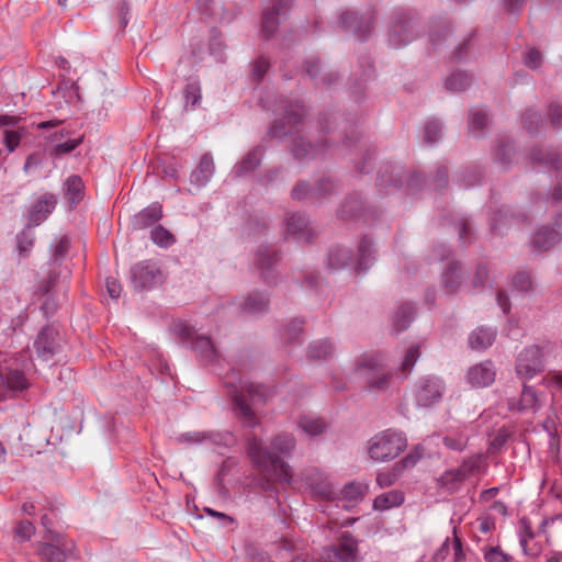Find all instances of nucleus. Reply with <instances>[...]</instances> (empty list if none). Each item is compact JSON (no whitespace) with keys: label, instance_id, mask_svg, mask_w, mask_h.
Wrapping results in <instances>:
<instances>
[{"label":"nucleus","instance_id":"obj_1","mask_svg":"<svg viewBox=\"0 0 562 562\" xmlns=\"http://www.w3.org/2000/svg\"><path fill=\"white\" fill-rule=\"evenodd\" d=\"M296 448V439L290 432H280L276 435L269 447L265 445L261 438L255 435H247V452L254 467L262 473L258 485L268 493L270 497L278 501V490L271 479L289 485L294 484L295 479L292 474L290 464L282 457H291Z\"/></svg>","mask_w":562,"mask_h":562},{"label":"nucleus","instance_id":"obj_2","mask_svg":"<svg viewBox=\"0 0 562 562\" xmlns=\"http://www.w3.org/2000/svg\"><path fill=\"white\" fill-rule=\"evenodd\" d=\"M232 375V380L226 379L225 384L229 387L228 392L234 404V413L244 426L254 429L260 425V422L248 403L244 390L248 392L251 400L265 397L266 390L262 385L245 382L234 369Z\"/></svg>","mask_w":562,"mask_h":562},{"label":"nucleus","instance_id":"obj_3","mask_svg":"<svg viewBox=\"0 0 562 562\" xmlns=\"http://www.w3.org/2000/svg\"><path fill=\"white\" fill-rule=\"evenodd\" d=\"M373 243L368 236H363L359 243L357 255L341 246L334 247L329 250L327 262L331 269H340L351 266L357 271H367L374 262Z\"/></svg>","mask_w":562,"mask_h":562},{"label":"nucleus","instance_id":"obj_4","mask_svg":"<svg viewBox=\"0 0 562 562\" xmlns=\"http://www.w3.org/2000/svg\"><path fill=\"white\" fill-rule=\"evenodd\" d=\"M407 447L403 431L386 429L369 440L368 453L373 461L386 462L395 459Z\"/></svg>","mask_w":562,"mask_h":562},{"label":"nucleus","instance_id":"obj_5","mask_svg":"<svg viewBox=\"0 0 562 562\" xmlns=\"http://www.w3.org/2000/svg\"><path fill=\"white\" fill-rule=\"evenodd\" d=\"M171 331L196 353V358L204 364L217 361L218 352L210 337L199 335L186 323L178 321L171 325Z\"/></svg>","mask_w":562,"mask_h":562},{"label":"nucleus","instance_id":"obj_6","mask_svg":"<svg viewBox=\"0 0 562 562\" xmlns=\"http://www.w3.org/2000/svg\"><path fill=\"white\" fill-rule=\"evenodd\" d=\"M336 119L333 115L325 116L322 121V134L323 139L321 144L313 146L310 142L305 140L304 137L297 135L292 140L291 151L293 157L299 161L310 160L317 155L325 154L329 148V143L337 140L340 137V133H337L331 128L333 123Z\"/></svg>","mask_w":562,"mask_h":562},{"label":"nucleus","instance_id":"obj_7","mask_svg":"<svg viewBox=\"0 0 562 562\" xmlns=\"http://www.w3.org/2000/svg\"><path fill=\"white\" fill-rule=\"evenodd\" d=\"M281 119L269 128L268 134L273 138H283L302 122L305 116V108L300 100H282L280 104Z\"/></svg>","mask_w":562,"mask_h":562},{"label":"nucleus","instance_id":"obj_8","mask_svg":"<svg viewBox=\"0 0 562 562\" xmlns=\"http://www.w3.org/2000/svg\"><path fill=\"white\" fill-rule=\"evenodd\" d=\"M544 371L543 348L539 345L525 347L516 357L515 373L526 382Z\"/></svg>","mask_w":562,"mask_h":562},{"label":"nucleus","instance_id":"obj_9","mask_svg":"<svg viewBox=\"0 0 562 562\" xmlns=\"http://www.w3.org/2000/svg\"><path fill=\"white\" fill-rule=\"evenodd\" d=\"M357 371L366 378L370 390L383 391L389 387L391 374L385 370L380 356L363 357L357 367Z\"/></svg>","mask_w":562,"mask_h":562},{"label":"nucleus","instance_id":"obj_10","mask_svg":"<svg viewBox=\"0 0 562 562\" xmlns=\"http://www.w3.org/2000/svg\"><path fill=\"white\" fill-rule=\"evenodd\" d=\"M338 184L330 178H323L310 186L305 181L299 182L292 190L291 195L295 201L310 200L313 202L326 199L337 192Z\"/></svg>","mask_w":562,"mask_h":562},{"label":"nucleus","instance_id":"obj_11","mask_svg":"<svg viewBox=\"0 0 562 562\" xmlns=\"http://www.w3.org/2000/svg\"><path fill=\"white\" fill-rule=\"evenodd\" d=\"M445 389V383L440 378H420L416 383L415 390L416 405L428 408L438 404L443 396Z\"/></svg>","mask_w":562,"mask_h":562},{"label":"nucleus","instance_id":"obj_12","mask_svg":"<svg viewBox=\"0 0 562 562\" xmlns=\"http://www.w3.org/2000/svg\"><path fill=\"white\" fill-rule=\"evenodd\" d=\"M232 441L228 432L216 430H196L181 432L175 437V442L181 446L207 445L211 447H227Z\"/></svg>","mask_w":562,"mask_h":562},{"label":"nucleus","instance_id":"obj_13","mask_svg":"<svg viewBox=\"0 0 562 562\" xmlns=\"http://www.w3.org/2000/svg\"><path fill=\"white\" fill-rule=\"evenodd\" d=\"M300 480L317 497L335 499L336 492L328 476L317 468L311 467L300 473Z\"/></svg>","mask_w":562,"mask_h":562},{"label":"nucleus","instance_id":"obj_14","mask_svg":"<svg viewBox=\"0 0 562 562\" xmlns=\"http://www.w3.org/2000/svg\"><path fill=\"white\" fill-rule=\"evenodd\" d=\"M49 542L38 546L37 553L45 562H66L72 554L75 544L59 533L52 535Z\"/></svg>","mask_w":562,"mask_h":562},{"label":"nucleus","instance_id":"obj_15","mask_svg":"<svg viewBox=\"0 0 562 562\" xmlns=\"http://www.w3.org/2000/svg\"><path fill=\"white\" fill-rule=\"evenodd\" d=\"M131 279L137 289H151L162 282L164 276L156 262L145 260L132 267Z\"/></svg>","mask_w":562,"mask_h":562},{"label":"nucleus","instance_id":"obj_16","mask_svg":"<svg viewBox=\"0 0 562 562\" xmlns=\"http://www.w3.org/2000/svg\"><path fill=\"white\" fill-rule=\"evenodd\" d=\"M413 29L414 21L405 12H396L389 26V44L394 48L405 46L415 38Z\"/></svg>","mask_w":562,"mask_h":562},{"label":"nucleus","instance_id":"obj_17","mask_svg":"<svg viewBox=\"0 0 562 562\" xmlns=\"http://www.w3.org/2000/svg\"><path fill=\"white\" fill-rule=\"evenodd\" d=\"M278 261L279 254L271 246L261 245L255 252L254 265L261 279L268 284H273L277 281L276 266Z\"/></svg>","mask_w":562,"mask_h":562},{"label":"nucleus","instance_id":"obj_18","mask_svg":"<svg viewBox=\"0 0 562 562\" xmlns=\"http://www.w3.org/2000/svg\"><path fill=\"white\" fill-rule=\"evenodd\" d=\"M374 20V12L358 16L356 13L346 11L340 15V25L346 30H352L357 38L364 41L373 29Z\"/></svg>","mask_w":562,"mask_h":562},{"label":"nucleus","instance_id":"obj_19","mask_svg":"<svg viewBox=\"0 0 562 562\" xmlns=\"http://www.w3.org/2000/svg\"><path fill=\"white\" fill-rule=\"evenodd\" d=\"M562 240V213L559 214L552 226L540 227L532 236V246L537 251L552 248Z\"/></svg>","mask_w":562,"mask_h":562},{"label":"nucleus","instance_id":"obj_20","mask_svg":"<svg viewBox=\"0 0 562 562\" xmlns=\"http://www.w3.org/2000/svg\"><path fill=\"white\" fill-rule=\"evenodd\" d=\"M285 233L296 241L310 243L315 236V229L308 218L302 213H291L285 218Z\"/></svg>","mask_w":562,"mask_h":562},{"label":"nucleus","instance_id":"obj_21","mask_svg":"<svg viewBox=\"0 0 562 562\" xmlns=\"http://www.w3.org/2000/svg\"><path fill=\"white\" fill-rule=\"evenodd\" d=\"M292 1L276 0L271 7L263 10L261 31L266 38L271 37L276 33L280 19L286 15Z\"/></svg>","mask_w":562,"mask_h":562},{"label":"nucleus","instance_id":"obj_22","mask_svg":"<svg viewBox=\"0 0 562 562\" xmlns=\"http://www.w3.org/2000/svg\"><path fill=\"white\" fill-rule=\"evenodd\" d=\"M33 346L38 358L52 359L60 349L58 331L53 326L43 327Z\"/></svg>","mask_w":562,"mask_h":562},{"label":"nucleus","instance_id":"obj_23","mask_svg":"<svg viewBox=\"0 0 562 562\" xmlns=\"http://www.w3.org/2000/svg\"><path fill=\"white\" fill-rule=\"evenodd\" d=\"M497 369L492 360H485L468 370L467 381L473 387H487L496 379Z\"/></svg>","mask_w":562,"mask_h":562},{"label":"nucleus","instance_id":"obj_24","mask_svg":"<svg viewBox=\"0 0 562 562\" xmlns=\"http://www.w3.org/2000/svg\"><path fill=\"white\" fill-rule=\"evenodd\" d=\"M331 551L338 562H359L358 540L350 533L344 532Z\"/></svg>","mask_w":562,"mask_h":562},{"label":"nucleus","instance_id":"obj_25","mask_svg":"<svg viewBox=\"0 0 562 562\" xmlns=\"http://www.w3.org/2000/svg\"><path fill=\"white\" fill-rule=\"evenodd\" d=\"M269 294L260 291H252L239 303L238 308L245 315L259 316L269 311Z\"/></svg>","mask_w":562,"mask_h":562},{"label":"nucleus","instance_id":"obj_26","mask_svg":"<svg viewBox=\"0 0 562 562\" xmlns=\"http://www.w3.org/2000/svg\"><path fill=\"white\" fill-rule=\"evenodd\" d=\"M57 200L54 194H43L32 206L29 213L31 226H37L54 211Z\"/></svg>","mask_w":562,"mask_h":562},{"label":"nucleus","instance_id":"obj_27","mask_svg":"<svg viewBox=\"0 0 562 562\" xmlns=\"http://www.w3.org/2000/svg\"><path fill=\"white\" fill-rule=\"evenodd\" d=\"M49 140L55 143L52 155L63 156L75 150L83 142V136L70 138V131L60 128L49 136Z\"/></svg>","mask_w":562,"mask_h":562},{"label":"nucleus","instance_id":"obj_28","mask_svg":"<svg viewBox=\"0 0 562 562\" xmlns=\"http://www.w3.org/2000/svg\"><path fill=\"white\" fill-rule=\"evenodd\" d=\"M529 160L535 166H542L548 169L560 170L562 168V159L551 148L533 147L530 150Z\"/></svg>","mask_w":562,"mask_h":562},{"label":"nucleus","instance_id":"obj_29","mask_svg":"<svg viewBox=\"0 0 562 562\" xmlns=\"http://www.w3.org/2000/svg\"><path fill=\"white\" fill-rule=\"evenodd\" d=\"M162 217V207L158 202H154L139 211L132 220L134 229H145L154 226Z\"/></svg>","mask_w":562,"mask_h":562},{"label":"nucleus","instance_id":"obj_30","mask_svg":"<svg viewBox=\"0 0 562 562\" xmlns=\"http://www.w3.org/2000/svg\"><path fill=\"white\" fill-rule=\"evenodd\" d=\"M515 156V147L513 142L507 137H502L497 140L495 148L492 151L494 164L502 170H507Z\"/></svg>","mask_w":562,"mask_h":562},{"label":"nucleus","instance_id":"obj_31","mask_svg":"<svg viewBox=\"0 0 562 562\" xmlns=\"http://www.w3.org/2000/svg\"><path fill=\"white\" fill-rule=\"evenodd\" d=\"M215 166L211 154H204L198 167L191 172L190 181L192 184L202 188L205 187L214 175Z\"/></svg>","mask_w":562,"mask_h":562},{"label":"nucleus","instance_id":"obj_32","mask_svg":"<svg viewBox=\"0 0 562 562\" xmlns=\"http://www.w3.org/2000/svg\"><path fill=\"white\" fill-rule=\"evenodd\" d=\"M464 280V272L458 261H451L441 274L442 288L449 294L456 293Z\"/></svg>","mask_w":562,"mask_h":562},{"label":"nucleus","instance_id":"obj_33","mask_svg":"<svg viewBox=\"0 0 562 562\" xmlns=\"http://www.w3.org/2000/svg\"><path fill=\"white\" fill-rule=\"evenodd\" d=\"M495 327L480 326L469 335V346L473 350H484L493 345L496 339Z\"/></svg>","mask_w":562,"mask_h":562},{"label":"nucleus","instance_id":"obj_34","mask_svg":"<svg viewBox=\"0 0 562 562\" xmlns=\"http://www.w3.org/2000/svg\"><path fill=\"white\" fill-rule=\"evenodd\" d=\"M509 409L518 412H535L538 407V396L533 387L524 382L522 392L519 400L512 398L508 401Z\"/></svg>","mask_w":562,"mask_h":562},{"label":"nucleus","instance_id":"obj_35","mask_svg":"<svg viewBox=\"0 0 562 562\" xmlns=\"http://www.w3.org/2000/svg\"><path fill=\"white\" fill-rule=\"evenodd\" d=\"M415 315V306L412 303H404L397 307L392 317L394 331L402 333L408 328Z\"/></svg>","mask_w":562,"mask_h":562},{"label":"nucleus","instance_id":"obj_36","mask_svg":"<svg viewBox=\"0 0 562 562\" xmlns=\"http://www.w3.org/2000/svg\"><path fill=\"white\" fill-rule=\"evenodd\" d=\"M321 68L322 67L318 58H312L305 61V74L312 80H315L316 85L330 86L338 79V75L334 71L325 72L322 77L318 78Z\"/></svg>","mask_w":562,"mask_h":562},{"label":"nucleus","instance_id":"obj_37","mask_svg":"<svg viewBox=\"0 0 562 562\" xmlns=\"http://www.w3.org/2000/svg\"><path fill=\"white\" fill-rule=\"evenodd\" d=\"M261 157H262L261 148L260 147L254 148L244 157V159L239 164H237L234 167L235 175L237 177H243L246 173L251 172L259 166V164L261 161Z\"/></svg>","mask_w":562,"mask_h":562},{"label":"nucleus","instance_id":"obj_38","mask_svg":"<svg viewBox=\"0 0 562 562\" xmlns=\"http://www.w3.org/2000/svg\"><path fill=\"white\" fill-rule=\"evenodd\" d=\"M363 211V204L358 194L348 196L338 210V217L340 220L356 218Z\"/></svg>","mask_w":562,"mask_h":562},{"label":"nucleus","instance_id":"obj_39","mask_svg":"<svg viewBox=\"0 0 562 562\" xmlns=\"http://www.w3.org/2000/svg\"><path fill=\"white\" fill-rule=\"evenodd\" d=\"M521 125L527 133L536 135L543 128L544 121L538 111L528 108L521 115Z\"/></svg>","mask_w":562,"mask_h":562},{"label":"nucleus","instance_id":"obj_40","mask_svg":"<svg viewBox=\"0 0 562 562\" xmlns=\"http://www.w3.org/2000/svg\"><path fill=\"white\" fill-rule=\"evenodd\" d=\"M334 353V346L327 339L312 341L307 347V357L313 360H327Z\"/></svg>","mask_w":562,"mask_h":562},{"label":"nucleus","instance_id":"obj_41","mask_svg":"<svg viewBox=\"0 0 562 562\" xmlns=\"http://www.w3.org/2000/svg\"><path fill=\"white\" fill-rule=\"evenodd\" d=\"M403 502V493L394 490L376 496L373 502V507L376 510H386L392 507L402 505Z\"/></svg>","mask_w":562,"mask_h":562},{"label":"nucleus","instance_id":"obj_42","mask_svg":"<svg viewBox=\"0 0 562 562\" xmlns=\"http://www.w3.org/2000/svg\"><path fill=\"white\" fill-rule=\"evenodd\" d=\"M465 481L463 474L457 469L445 471L438 479L440 487L447 492H456Z\"/></svg>","mask_w":562,"mask_h":562},{"label":"nucleus","instance_id":"obj_43","mask_svg":"<svg viewBox=\"0 0 562 562\" xmlns=\"http://www.w3.org/2000/svg\"><path fill=\"white\" fill-rule=\"evenodd\" d=\"M297 426L310 437L318 436L326 429V423L322 418L311 416H301Z\"/></svg>","mask_w":562,"mask_h":562},{"label":"nucleus","instance_id":"obj_44","mask_svg":"<svg viewBox=\"0 0 562 562\" xmlns=\"http://www.w3.org/2000/svg\"><path fill=\"white\" fill-rule=\"evenodd\" d=\"M3 383L13 392H21L29 387L25 374L20 370H9L2 376Z\"/></svg>","mask_w":562,"mask_h":562},{"label":"nucleus","instance_id":"obj_45","mask_svg":"<svg viewBox=\"0 0 562 562\" xmlns=\"http://www.w3.org/2000/svg\"><path fill=\"white\" fill-rule=\"evenodd\" d=\"M472 78L465 71L452 72L445 81V87L450 92L464 91L471 85Z\"/></svg>","mask_w":562,"mask_h":562},{"label":"nucleus","instance_id":"obj_46","mask_svg":"<svg viewBox=\"0 0 562 562\" xmlns=\"http://www.w3.org/2000/svg\"><path fill=\"white\" fill-rule=\"evenodd\" d=\"M488 115L483 109H473L470 112L469 130L475 137H480L487 126Z\"/></svg>","mask_w":562,"mask_h":562},{"label":"nucleus","instance_id":"obj_47","mask_svg":"<svg viewBox=\"0 0 562 562\" xmlns=\"http://www.w3.org/2000/svg\"><path fill=\"white\" fill-rule=\"evenodd\" d=\"M513 221H515V217L513 214H509V209L502 206L493 211L491 215V231L502 235L504 226L510 224Z\"/></svg>","mask_w":562,"mask_h":562},{"label":"nucleus","instance_id":"obj_48","mask_svg":"<svg viewBox=\"0 0 562 562\" xmlns=\"http://www.w3.org/2000/svg\"><path fill=\"white\" fill-rule=\"evenodd\" d=\"M304 319L303 318H293L290 321L281 333V337L288 344H293L300 341V338L303 334Z\"/></svg>","mask_w":562,"mask_h":562},{"label":"nucleus","instance_id":"obj_49","mask_svg":"<svg viewBox=\"0 0 562 562\" xmlns=\"http://www.w3.org/2000/svg\"><path fill=\"white\" fill-rule=\"evenodd\" d=\"M484 458L482 454H473L464 459L458 470L467 480L471 475L480 473L483 469Z\"/></svg>","mask_w":562,"mask_h":562},{"label":"nucleus","instance_id":"obj_50","mask_svg":"<svg viewBox=\"0 0 562 562\" xmlns=\"http://www.w3.org/2000/svg\"><path fill=\"white\" fill-rule=\"evenodd\" d=\"M469 437L468 435L457 431L450 432L442 437L443 445L451 450L454 451H463L468 445Z\"/></svg>","mask_w":562,"mask_h":562},{"label":"nucleus","instance_id":"obj_51","mask_svg":"<svg viewBox=\"0 0 562 562\" xmlns=\"http://www.w3.org/2000/svg\"><path fill=\"white\" fill-rule=\"evenodd\" d=\"M83 184L78 176H70L66 181V195L71 203H78L82 198Z\"/></svg>","mask_w":562,"mask_h":562},{"label":"nucleus","instance_id":"obj_52","mask_svg":"<svg viewBox=\"0 0 562 562\" xmlns=\"http://www.w3.org/2000/svg\"><path fill=\"white\" fill-rule=\"evenodd\" d=\"M150 238L154 244L158 245L159 247H169L175 243L173 235L162 227L161 225H155L150 231Z\"/></svg>","mask_w":562,"mask_h":562},{"label":"nucleus","instance_id":"obj_53","mask_svg":"<svg viewBox=\"0 0 562 562\" xmlns=\"http://www.w3.org/2000/svg\"><path fill=\"white\" fill-rule=\"evenodd\" d=\"M35 240L34 232L32 231L31 226L23 229L18 236H16V243H18V250L21 255L27 256L30 250L32 249Z\"/></svg>","mask_w":562,"mask_h":562},{"label":"nucleus","instance_id":"obj_54","mask_svg":"<svg viewBox=\"0 0 562 562\" xmlns=\"http://www.w3.org/2000/svg\"><path fill=\"white\" fill-rule=\"evenodd\" d=\"M483 178L482 169L479 166L467 168L460 177V181L465 188H471L481 183Z\"/></svg>","mask_w":562,"mask_h":562},{"label":"nucleus","instance_id":"obj_55","mask_svg":"<svg viewBox=\"0 0 562 562\" xmlns=\"http://www.w3.org/2000/svg\"><path fill=\"white\" fill-rule=\"evenodd\" d=\"M547 116H548V122H549V125L554 128V130H562V104L557 102V101H552L549 103L548 105V112H547Z\"/></svg>","mask_w":562,"mask_h":562},{"label":"nucleus","instance_id":"obj_56","mask_svg":"<svg viewBox=\"0 0 562 562\" xmlns=\"http://www.w3.org/2000/svg\"><path fill=\"white\" fill-rule=\"evenodd\" d=\"M441 131L442 124L438 120L431 119L427 121L424 128L425 142L429 144L436 143L441 136Z\"/></svg>","mask_w":562,"mask_h":562},{"label":"nucleus","instance_id":"obj_57","mask_svg":"<svg viewBox=\"0 0 562 562\" xmlns=\"http://www.w3.org/2000/svg\"><path fill=\"white\" fill-rule=\"evenodd\" d=\"M419 356H420V346L418 344L412 345L406 350L405 357L402 362V371H403L404 375L408 374L413 370Z\"/></svg>","mask_w":562,"mask_h":562},{"label":"nucleus","instance_id":"obj_58","mask_svg":"<svg viewBox=\"0 0 562 562\" xmlns=\"http://www.w3.org/2000/svg\"><path fill=\"white\" fill-rule=\"evenodd\" d=\"M70 248V238L68 236H61L53 250V265L59 266L65 259Z\"/></svg>","mask_w":562,"mask_h":562},{"label":"nucleus","instance_id":"obj_59","mask_svg":"<svg viewBox=\"0 0 562 562\" xmlns=\"http://www.w3.org/2000/svg\"><path fill=\"white\" fill-rule=\"evenodd\" d=\"M364 487L360 483L351 482L340 492L345 501L357 502L363 497Z\"/></svg>","mask_w":562,"mask_h":562},{"label":"nucleus","instance_id":"obj_60","mask_svg":"<svg viewBox=\"0 0 562 562\" xmlns=\"http://www.w3.org/2000/svg\"><path fill=\"white\" fill-rule=\"evenodd\" d=\"M542 54L536 48H529L524 54V64L532 70L538 69L542 65Z\"/></svg>","mask_w":562,"mask_h":562},{"label":"nucleus","instance_id":"obj_61","mask_svg":"<svg viewBox=\"0 0 562 562\" xmlns=\"http://www.w3.org/2000/svg\"><path fill=\"white\" fill-rule=\"evenodd\" d=\"M513 286L521 292H527L532 286L531 277L528 272H517L513 278Z\"/></svg>","mask_w":562,"mask_h":562},{"label":"nucleus","instance_id":"obj_62","mask_svg":"<svg viewBox=\"0 0 562 562\" xmlns=\"http://www.w3.org/2000/svg\"><path fill=\"white\" fill-rule=\"evenodd\" d=\"M183 95L187 104L195 106L201 100V89L196 83H188L184 87Z\"/></svg>","mask_w":562,"mask_h":562},{"label":"nucleus","instance_id":"obj_63","mask_svg":"<svg viewBox=\"0 0 562 562\" xmlns=\"http://www.w3.org/2000/svg\"><path fill=\"white\" fill-rule=\"evenodd\" d=\"M15 537L21 541L30 540L35 532V527L30 520H22L15 528Z\"/></svg>","mask_w":562,"mask_h":562},{"label":"nucleus","instance_id":"obj_64","mask_svg":"<svg viewBox=\"0 0 562 562\" xmlns=\"http://www.w3.org/2000/svg\"><path fill=\"white\" fill-rule=\"evenodd\" d=\"M269 61L265 57H259L252 67V79L257 82L261 81L269 69Z\"/></svg>","mask_w":562,"mask_h":562}]
</instances>
